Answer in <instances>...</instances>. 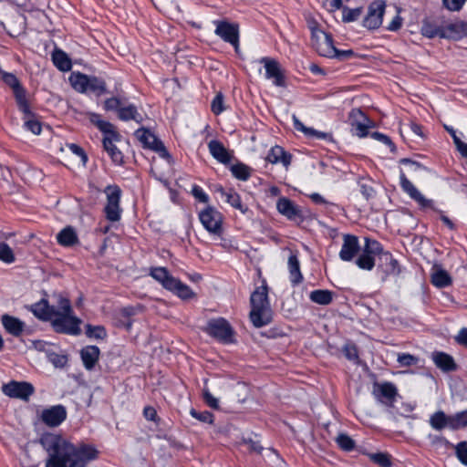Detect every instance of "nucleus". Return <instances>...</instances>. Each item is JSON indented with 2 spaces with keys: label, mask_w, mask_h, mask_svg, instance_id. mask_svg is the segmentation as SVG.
Here are the masks:
<instances>
[{
  "label": "nucleus",
  "mask_w": 467,
  "mask_h": 467,
  "mask_svg": "<svg viewBox=\"0 0 467 467\" xmlns=\"http://www.w3.org/2000/svg\"><path fill=\"white\" fill-rule=\"evenodd\" d=\"M24 114V125L35 135H39L42 131V124L38 118L31 111L28 100L26 101V109H19Z\"/></svg>",
  "instance_id": "23"
},
{
  "label": "nucleus",
  "mask_w": 467,
  "mask_h": 467,
  "mask_svg": "<svg viewBox=\"0 0 467 467\" xmlns=\"http://www.w3.org/2000/svg\"><path fill=\"white\" fill-rule=\"evenodd\" d=\"M381 250H382L381 246L377 241L366 238V245L364 248L365 253L373 255V254H380Z\"/></svg>",
  "instance_id": "56"
},
{
  "label": "nucleus",
  "mask_w": 467,
  "mask_h": 467,
  "mask_svg": "<svg viewBox=\"0 0 467 467\" xmlns=\"http://www.w3.org/2000/svg\"><path fill=\"white\" fill-rule=\"evenodd\" d=\"M431 281L433 285L439 288L449 286L452 283V279L449 273L437 264L432 266Z\"/></svg>",
  "instance_id": "24"
},
{
  "label": "nucleus",
  "mask_w": 467,
  "mask_h": 467,
  "mask_svg": "<svg viewBox=\"0 0 467 467\" xmlns=\"http://www.w3.org/2000/svg\"><path fill=\"white\" fill-rule=\"evenodd\" d=\"M276 208L282 215L290 220L300 216L299 209L293 203L292 201L285 197H282L277 201Z\"/></svg>",
  "instance_id": "27"
},
{
  "label": "nucleus",
  "mask_w": 467,
  "mask_h": 467,
  "mask_svg": "<svg viewBox=\"0 0 467 467\" xmlns=\"http://www.w3.org/2000/svg\"><path fill=\"white\" fill-rule=\"evenodd\" d=\"M215 34L225 42L233 45L235 51L239 52V27L237 25L224 21L218 22Z\"/></svg>",
  "instance_id": "15"
},
{
  "label": "nucleus",
  "mask_w": 467,
  "mask_h": 467,
  "mask_svg": "<svg viewBox=\"0 0 467 467\" xmlns=\"http://www.w3.org/2000/svg\"><path fill=\"white\" fill-rule=\"evenodd\" d=\"M33 314L41 320L50 321L52 320L56 308L53 306H49L48 302L45 299L34 304L31 306Z\"/></svg>",
  "instance_id": "25"
},
{
  "label": "nucleus",
  "mask_w": 467,
  "mask_h": 467,
  "mask_svg": "<svg viewBox=\"0 0 467 467\" xmlns=\"http://www.w3.org/2000/svg\"><path fill=\"white\" fill-rule=\"evenodd\" d=\"M451 429L457 430L467 426V410L451 416Z\"/></svg>",
  "instance_id": "47"
},
{
  "label": "nucleus",
  "mask_w": 467,
  "mask_h": 467,
  "mask_svg": "<svg viewBox=\"0 0 467 467\" xmlns=\"http://www.w3.org/2000/svg\"><path fill=\"white\" fill-rule=\"evenodd\" d=\"M191 415L197 419L198 420L202 421V422H205V423H209V424H213V415L209 412V411H202V412H199L195 410H191Z\"/></svg>",
  "instance_id": "55"
},
{
  "label": "nucleus",
  "mask_w": 467,
  "mask_h": 467,
  "mask_svg": "<svg viewBox=\"0 0 467 467\" xmlns=\"http://www.w3.org/2000/svg\"><path fill=\"white\" fill-rule=\"evenodd\" d=\"M231 170L237 179L244 181L250 176L249 168L244 164L234 165Z\"/></svg>",
  "instance_id": "53"
},
{
  "label": "nucleus",
  "mask_w": 467,
  "mask_h": 467,
  "mask_svg": "<svg viewBox=\"0 0 467 467\" xmlns=\"http://www.w3.org/2000/svg\"><path fill=\"white\" fill-rule=\"evenodd\" d=\"M57 304V309L51 320L53 328L59 333L78 334L80 321L72 316L69 300L59 297Z\"/></svg>",
  "instance_id": "4"
},
{
  "label": "nucleus",
  "mask_w": 467,
  "mask_h": 467,
  "mask_svg": "<svg viewBox=\"0 0 467 467\" xmlns=\"http://www.w3.org/2000/svg\"><path fill=\"white\" fill-rule=\"evenodd\" d=\"M2 79L12 88L18 109H26L27 101L26 92L17 78L12 73L5 72L2 74Z\"/></svg>",
  "instance_id": "18"
},
{
  "label": "nucleus",
  "mask_w": 467,
  "mask_h": 467,
  "mask_svg": "<svg viewBox=\"0 0 467 467\" xmlns=\"http://www.w3.org/2000/svg\"><path fill=\"white\" fill-rule=\"evenodd\" d=\"M49 359L56 367L59 368L64 367L67 363V358L65 356L52 354L49 356Z\"/></svg>",
  "instance_id": "64"
},
{
  "label": "nucleus",
  "mask_w": 467,
  "mask_h": 467,
  "mask_svg": "<svg viewBox=\"0 0 467 467\" xmlns=\"http://www.w3.org/2000/svg\"><path fill=\"white\" fill-rule=\"evenodd\" d=\"M107 203L104 208L106 218L109 222H118L120 219L121 209L119 206L121 191L117 185H109L105 189Z\"/></svg>",
  "instance_id": "9"
},
{
  "label": "nucleus",
  "mask_w": 467,
  "mask_h": 467,
  "mask_svg": "<svg viewBox=\"0 0 467 467\" xmlns=\"http://www.w3.org/2000/svg\"><path fill=\"white\" fill-rule=\"evenodd\" d=\"M44 443L49 451L46 467H86L96 460L99 451L94 445L81 443L74 446L59 435L46 436Z\"/></svg>",
  "instance_id": "1"
},
{
  "label": "nucleus",
  "mask_w": 467,
  "mask_h": 467,
  "mask_svg": "<svg viewBox=\"0 0 467 467\" xmlns=\"http://www.w3.org/2000/svg\"><path fill=\"white\" fill-rule=\"evenodd\" d=\"M150 275L165 289L174 293L182 300L195 297V293L185 284L172 276L165 267H152Z\"/></svg>",
  "instance_id": "5"
},
{
  "label": "nucleus",
  "mask_w": 467,
  "mask_h": 467,
  "mask_svg": "<svg viewBox=\"0 0 467 467\" xmlns=\"http://www.w3.org/2000/svg\"><path fill=\"white\" fill-rule=\"evenodd\" d=\"M369 458L374 463L379 464L381 467H390L391 466L390 456L388 453H383V452L373 453V454L369 455Z\"/></svg>",
  "instance_id": "48"
},
{
  "label": "nucleus",
  "mask_w": 467,
  "mask_h": 467,
  "mask_svg": "<svg viewBox=\"0 0 467 467\" xmlns=\"http://www.w3.org/2000/svg\"><path fill=\"white\" fill-rule=\"evenodd\" d=\"M211 109L215 115L222 113L225 109L224 98L221 92H218L213 99Z\"/></svg>",
  "instance_id": "50"
},
{
  "label": "nucleus",
  "mask_w": 467,
  "mask_h": 467,
  "mask_svg": "<svg viewBox=\"0 0 467 467\" xmlns=\"http://www.w3.org/2000/svg\"><path fill=\"white\" fill-rule=\"evenodd\" d=\"M307 26L311 31L312 46L320 56L330 58L339 56V50L335 47L332 36L321 29L316 19L309 18Z\"/></svg>",
  "instance_id": "6"
},
{
  "label": "nucleus",
  "mask_w": 467,
  "mask_h": 467,
  "mask_svg": "<svg viewBox=\"0 0 467 467\" xmlns=\"http://www.w3.org/2000/svg\"><path fill=\"white\" fill-rule=\"evenodd\" d=\"M432 360L435 365L444 371H451L456 368V364L453 358L443 352H434L432 354Z\"/></svg>",
  "instance_id": "30"
},
{
  "label": "nucleus",
  "mask_w": 467,
  "mask_h": 467,
  "mask_svg": "<svg viewBox=\"0 0 467 467\" xmlns=\"http://www.w3.org/2000/svg\"><path fill=\"white\" fill-rule=\"evenodd\" d=\"M86 335L91 338L103 339L106 337L107 332L101 326L93 327L91 325H88L86 327Z\"/></svg>",
  "instance_id": "45"
},
{
  "label": "nucleus",
  "mask_w": 467,
  "mask_h": 467,
  "mask_svg": "<svg viewBox=\"0 0 467 467\" xmlns=\"http://www.w3.org/2000/svg\"><path fill=\"white\" fill-rule=\"evenodd\" d=\"M288 267L291 275V280L294 284H298L302 281L303 276L300 272L299 261L296 254H291L288 258Z\"/></svg>",
  "instance_id": "40"
},
{
  "label": "nucleus",
  "mask_w": 467,
  "mask_h": 467,
  "mask_svg": "<svg viewBox=\"0 0 467 467\" xmlns=\"http://www.w3.org/2000/svg\"><path fill=\"white\" fill-rule=\"evenodd\" d=\"M25 29L26 17L23 15L16 14L10 18L7 24V30L10 36H19L25 32Z\"/></svg>",
  "instance_id": "34"
},
{
  "label": "nucleus",
  "mask_w": 467,
  "mask_h": 467,
  "mask_svg": "<svg viewBox=\"0 0 467 467\" xmlns=\"http://www.w3.org/2000/svg\"><path fill=\"white\" fill-rule=\"evenodd\" d=\"M293 121H294L295 128L297 130L302 131L308 137H317L318 139H324V140L330 137V135L327 133L317 131L314 129L306 127L296 116H293Z\"/></svg>",
  "instance_id": "39"
},
{
  "label": "nucleus",
  "mask_w": 467,
  "mask_h": 467,
  "mask_svg": "<svg viewBox=\"0 0 467 467\" xmlns=\"http://www.w3.org/2000/svg\"><path fill=\"white\" fill-rule=\"evenodd\" d=\"M99 348L96 346H88L81 352V358L85 368L88 370L92 369L99 358Z\"/></svg>",
  "instance_id": "28"
},
{
  "label": "nucleus",
  "mask_w": 467,
  "mask_h": 467,
  "mask_svg": "<svg viewBox=\"0 0 467 467\" xmlns=\"http://www.w3.org/2000/svg\"><path fill=\"white\" fill-rule=\"evenodd\" d=\"M398 361L401 366L409 367L416 364L418 358L410 354H402L398 357Z\"/></svg>",
  "instance_id": "60"
},
{
  "label": "nucleus",
  "mask_w": 467,
  "mask_h": 467,
  "mask_svg": "<svg viewBox=\"0 0 467 467\" xmlns=\"http://www.w3.org/2000/svg\"><path fill=\"white\" fill-rule=\"evenodd\" d=\"M251 310L249 318L256 328L269 325L273 320V311L268 300L266 285L257 287L250 297Z\"/></svg>",
  "instance_id": "2"
},
{
  "label": "nucleus",
  "mask_w": 467,
  "mask_h": 467,
  "mask_svg": "<svg viewBox=\"0 0 467 467\" xmlns=\"http://www.w3.org/2000/svg\"><path fill=\"white\" fill-rule=\"evenodd\" d=\"M52 60L55 66L63 72L69 71L72 67L71 60L68 56L60 49L54 50Z\"/></svg>",
  "instance_id": "36"
},
{
  "label": "nucleus",
  "mask_w": 467,
  "mask_h": 467,
  "mask_svg": "<svg viewBox=\"0 0 467 467\" xmlns=\"http://www.w3.org/2000/svg\"><path fill=\"white\" fill-rule=\"evenodd\" d=\"M444 26H441L438 22L431 19H425L421 26V34L429 38L435 36H441L443 31Z\"/></svg>",
  "instance_id": "35"
},
{
  "label": "nucleus",
  "mask_w": 467,
  "mask_h": 467,
  "mask_svg": "<svg viewBox=\"0 0 467 467\" xmlns=\"http://www.w3.org/2000/svg\"><path fill=\"white\" fill-rule=\"evenodd\" d=\"M400 183L403 190L415 200L421 207H430L431 201L426 199L416 187L405 177L404 174L400 176Z\"/></svg>",
  "instance_id": "22"
},
{
  "label": "nucleus",
  "mask_w": 467,
  "mask_h": 467,
  "mask_svg": "<svg viewBox=\"0 0 467 467\" xmlns=\"http://www.w3.org/2000/svg\"><path fill=\"white\" fill-rule=\"evenodd\" d=\"M311 301L318 305H328L333 299V293L329 290H315L309 295Z\"/></svg>",
  "instance_id": "38"
},
{
  "label": "nucleus",
  "mask_w": 467,
  "mask_h": 467,
  "mask_svg": "<svg viewBox=\"0 0 467 467\" xmlns=\"http://www.w3.org/2000/svg\"><path fill=\"white\" fill-rule=\"evenodd\" d=\"M259 62L264 65L266 78L273 79L274 84L277 87L285 86V76L277 60L265 57Z\"/></svg>",
  "instance_id": "16"
},
{
  "label": "nucleus",
  "mask_w": 467,
  "mask_h": 467,
  "mask_svg": "<svg viewBox=\"0 0 467 467\" xmlns=\"http://www.w3.org/2000/svg\"><path fill=\"white\" fill-rule=\"evenodd\" d=\"M203 399L205 402L213 409H219V402L216 398H214L209 391H203Z\"/></svg>",
  "instance_id": "61"
},
{
  "label": "nucleus",
  "mask_w": 467,
  "mask_h": 467,
  "mask_svg": "<svg viewBox=\"0 0 467 467\" xmlns=\"http://www.w3.org/2000/svg\"><path fill=\"white\" fill-rule=\"evenodd\" d=\"M65 151V161L67 166L84 167L88 161V156L84 150L77 144L71 143L62 149Z\"/></svg>",
  "instance_id": "19"
},
{
  "label": "nucleus",
  "mask_w": 467,
  "mask_h": 467,
  "mask_svg": "<svg viewBox=\"0 0 467 467\" xmlns=\"http://www.w3.org/2000/svg\"><path fill=\"white\" fill-rule=\"evenodd\" d=\"M16 257L11 247L5 243H0V260L11 264L15 261Z\"/></svg>",
  "instance_id": "46"
},
{
  "label": "nucleus",
  "mask_w": 467,
  "mask_h": 467,
  "mask_svg": "<svg viewBox=\"0 0 467 467\" xmlns=\"http://www.w3.org/2000/svg\"><path fill=\"white\" fill-rule=\"evenodd\" d=\"M2 391L10 398L26 400L33 394L34 388L27 382L11 381L3 385Z\"/></svg>",
  "instance_id": "17"
},
{
  "label": "nucleus",
  "mask_w": 467,
  "mask_h": 467,
  "mask_svg": "<svg viewBox=\"0 0 467 467\" xmlns=\"http://www.w3.org/2000/svg\"><path fill=\"white\" fill-rule=\"evenodd\" d=\"M324 5L329 12H334L342 7V0H326Z\"/></svg>",
  "instance_id": "63"
},
{
  "label": "nucleus",
  "mask_w": 467,
  "mask_h": 467,
  "mask_svg": "<svg viewBox=\"0 0 467 467\" xmlns=\"http://www.w3.org/2000/svg\"><path fill=\"white\" fill-rule=\"evenodd\" d=\"M192 195L197 199L199 200L200 202H203V203H206L208 202L209 199H208V196L202 192V190L201 188H199L198 186H194L192 188Z\"/></svg>",
  "instance_id": "62"
},
{
  "label": "nucleus",
  "mask_w": 467,
  "mask_h": 467,
  "mask_svg": "<svg viewBox=\"0 0 467 467\" xmlns=\"http://www.w3.org/2000/svg\"><path fill=\"white\" fill-rule=\"evenodd\" d=\"M382 259L388 263L385 268V272L390 275H396L400 273L399 265L397 260L393 259L389 254H383Z\"/></svg>",
  "instance_id": "49"
},
{
  "label": "nucleus",
  "mask_w": 467,
  "mask_h": 467,
  "mask_svg": "<svg viewBox=\"0 0 467 467\" xmlns=\"http://www.w3.org/2000/svg\"><path fill=\"white\" fill-rule=\"evenodd\" d=\"M199 220L203 228L215 236L223 233V217L222 213L212 206H208L199 213Z\"/></svg>",
  "instance_id": "8"
},
{
  "label": "nucleus",
  "mask_w": 467,
  "mask_h": 467,
  "mask_svg": "<svg viewBox=\"0 0 467 467\" xmlns=\"http://www.w3.org/2000/svg\"><path fill=\"white\" fill-rule=\"evenodd\" d=\"M118 117L121 119V120H130V119H134L136 121H140L138 119V117H139V114L137 112V109L135 106L133 105H129L127 107H120V109H119V113H118Z\"/></svg>",
  "instance_id": "43"
},
{
  "label": "nucleus",
  "mask_w": 467,
  "mask_h": 467,
  "mask_svg": "<svg viewBox=\"0 0 467 467\" xmlns=\"http://www.w3.org/2000/svg\"><path fill=\"white\" fill-rule=\"evenodd\" d=\"M451 416L446 415L441 410L435 412L430 418L431 426L437 431H441L447 427L451 429Z\"/></svg>",
  "instance_id": "31"
},
{
  "label": "nucleus",
  "mask_w": 467,
  "mask_h": 467,
  "mask_svg": "<svg viewBox=\"0 0 467 467\" xmlns=\"http://www.w3.org/2000/svg\"><path fill=\"white\" fill-rule=\"evenodd\" d=\"M359 250L358 237L351 234L343 236V244L339 256L343 261L352 260Z\"/></svg>",
  "instance_id": "20"
},
{
  "label": "nucleus",
  "mask_w": 467,
  "mask_h": 467,
  "mask_svg": "<svg viewBox=\"0 0 467 467\" xmlns=\"http://www.w3.org/2000/svg\"><path fill=\"white\" fill-rule=\"evenodd\" d=\"M86 116L93 125L105 134L103 146L112 161L118 164L121 163L123 159L122 154L115 145V142L119 140L120 136L115 130V127L110 122L103 120L100 115L97 113L87 112Z\"/></svg>",
  "instance_id": "3"
},
{
  "label": "nucleus",
  "mask_w": 467,
  "mask_h": 467,
  "mask_svg": "<svg viewBox=\"0 0 467 467\" xmlns=\"http://www.w3.org/2000/svg\"><path fill=\"white\" fill-rule=\"evenodd\" d=\"M467 36V22L454 21L444 26L441 37L461 39Z\"/></svg>",
  "instance_id": "21"
},
{
  "label": "nucleus",
  "mask_w": 467,
  "mask_h": 467,
  "mask_svg": "<svg viewBox=\"0 0 467 467\" xmlns=\"http://www.w3.org/2000/svg\"><path fill=\"white\" fill-rule=\"evenodd\" d=\"M456 455L460 462L467 465V441L460 442L456 447Z\"/></svg>",
  "instance_id": "57"
},
{
  "label": "nucleus",
  "mask_w": 467,
  "mask_h": 467,
  "mask_svg": "<svg viewBox=\"0 0 467 467\" xmlns=\"http://www.w3.org/2000/svg\"><path fill=\"white\" fill-rule=\"evenodd\" d=\"M57 240L63 246H72L78 243L76 231L70 226L61 230L57 235Z\"/></svg>",
  "instance_id": "33"
},
{
  "label": "nucleus",
  "mask_w": 467,
  "mask_h": 467,
  "mask_svg": "<svg viewBox=\"0 0 467 467\" xmlns=\"http://www.w3.org/2000/svg\"><path fill=\"white\" fill-rule=\"evenodd\" d=\"M291 159V155L285 152L284 149L279 146L273 147L266 157V160L269 162L275 164L280 161L285 167H288L290 165Z\"/></svg>",
  "instance_id": "29"
},
{
  "label": "nucleus",
  "mask_w": 467,
  "mask_h": 467,
  "mask_svg": "<svg viewBox=\"0 0 467 467\" xmlns=\"http://www.w3.org/2000/svg\"><path fill=\"white\" fill-rule=\"evenodd\" d=\"M88 90L96 93L97 96H100L107 91L106 83L96 77H89Z\"/></svg>",
  "instance_id": "44"
},
{
  "label": "nucleus",
  "mask_w": 467,
  "mask_h": 467,
  "mask_svg": "<svg viewBox=\"0 0 467 467\" xmlns=\"http://www.w3.org/2000/svg\"><path fill=\"white\" fill-rule=\"evenodd\" d=\"M466 0H442L443 5L451 11H459Z\"/></svg>",
  "instance_id": "59"
},
{
  "label": "nucleus",
  "mask_w": 467,
  "mask_h": 467,
  "mask_svg": "<svg viewBox=\"0 0 467 467\" xmlns=\"http://www.w3.org/2000/svg\"><path fill=\"white\" fill-rule=\"evenodd\" d=\"M361 13L362 9L359 7L354 9L344 8L342 20L347 23L355 21L360 16Z\"/></svg>",
  "instance_id": "54"
},
{
  "label": "nucleus",
  "mask_w": 467,
  "mask_h": 467,
  "mask_svg": "<svg viewBox=\"0 0 467 467\" xmlns=\"http://www.w3.org/2000/svg\"><path fill=\"white\" fill-rule=\"evenodd\" d=\"M248 444L252 451L262 455L265 460L273 461L277 457L276 451L271 448H264L258 442L253 441H249Z\"/></svg>",
  "instance_id": "41"
},
{
  "label": "nucleus",
  "mask_w": 467,
  "mask_h": 467,
  "mask_svg": "<svg viewBox=\"0 0 467 467\" xmlns=\"http://www.w3.org/2000/svg\"><path fill=\"white\" fill-rule=\"evenodd\" d=\"M120 109V101L118 98H109L104 101V109L107 111L117 110Z\"/></svg>",
  "instance_id": "58"
},
{
  "label": "nucleus",
  "mask_w": 467,
  "mask_h": 467,
  "mask_svg": "<svg viewBox=\"0 0 467 467\" xmlns=\"http://www.w3.org/2000/svg\"><path fill=\"white\" fill-rule=\"evenodd\" d=\"M349 123L352 131L359 138L366 137L368 130L372 127V122L368 118L358 109H354L349 113Z\"/></svg>",
  "instance_id": "13"
},
{
  "label": "nucleus",
  "mask_w": 467,
  "mask_h": 467,
  "mask_svg": "<svg viewBox=\"0 0 467 467\" xmlns=\"http://www.w3.org/2000/svg\"><path fill=\"white\" fill-rule=\"evenodd\" d=\"M336 441L338 446L345 451H351L355 447V441L347 434H339Z\"/></svg>",
  "instance_id": "51"
},
{
  "label": "nucleus",
  "mask_w": 467,
  "mask_h": 467,
  "mask_svg": "<svg viewBox=\"0 0 467 467\" xmlns=\"http://www.w3.org/2000/svg\"><path fill=\"white\" fill-rule=\"evenodd\" d=\"M209 150L213 157L218 161L227 164L232 160L231 152L218 140H211L208 144Z\"/></svg>",
  "instance_id": "26"
},
{
  "label": "nucleus",
  "mask_w": 467,
  "mask_h": 467,
  "mask_svg": "<svg viewBox=\"0 0 467 467\" xmlns=\"http://www.w3.org/2000/svg\"><path fill=\"white\" fill-rule=\"evenodd\" d=\"M358 267L366 270H371L374 266V259L371 254L364 252L357 260Z\"/></svg>",
  "instance_id": "52"
},
{
  "label": "nucleus",
  "mask_w": 467,
  "mask_h": 467,
  "mask_svg": "<svg viewBox=\"0 0 467 467\" xmlns=\"http://www.w3.org/2000/svg\"><path fill=\"white\" fill-rule=\"evenodd\" d=\"M67 417V410L62 405H56L44 409L39 413L40 420L48 427L60 425Z\"/></svg>",
  "instance_id": "14"
},
{
  "label": "nucleus",
  "mask_w": 467,
  "mask_h": 467,
  "mask_svg": "<svg viewBox=\"0 0 467 467\" xmlns=\"http://www.w3.org/2000/svg\"><path fill=\"white\" fill-rule=\"evenodd\" d=\"M135 137L140 140L144 147L149 148L165 159L169 165L171 164L172 160L167 151L163 143L159 140L156 136L146 129H140L135 132Z\"/></svg>",
  "instance_id": "10"
},
{
  "label": "nucleus",
  "mask_w": 467,
  "mask_h": 467,
  "mask_svg": "<svg viewBox=\"0 0 467 467\" xmlns=\"http://www.w3.org/2000/svg\"><path fill=\"white\" fill-rule=\"evenodd\" d=\"M203 331L223 344L235 342L234 331L232 326L223 317L210 319Z\"/></svg>",
  "instance_id": "7"
},
{
  "label": "nucleus",
  "mask_w": 467,
  "mask_h": 467,
  "mask_svg": "<svg viewBox=\"0 0 467 467\" xmlns=\"http://www.w3.org/2000/svg\"><path fill=\"white\" fill-rule=\"evenodd\" d=\"M219 191L223 195H225L227 202L233 207L241 211L242 213H245L247 212V208L242 204L240 196L236 192L233 191L225 192L222 188L219 189Z\"/></svg>",
  "instance_id": "42"
},
{
  "label": "nucleus",
  "mask_w": 467,
  "mask_h": 467,
  "mask_svg": "<svg viewBox=\"0 0 467 467\" xmlns=\"http://www.w3.org/2000/svg\"><path fill=\"white\" fill-rule=\"evenodd\" d=\"M2 324L7 332L16 337L19 336L24 328V323L22 321L8 315L2 317Z\"/></svg>",
  "instance_id": "32"
},
{
  "label": "nucleus",
  "mask_w": 467,
  "mask_h": 467,
  "mask_svg": "<svg viewBox=\"0 0 467 467\" xmlns=\"http://www.w3.org/2000/svg\"><path fill=\"white\" fill-rule=\"evenodd\" d=\"M372 394L382 404L392 407L398 395L397 388L390 382L374 383Z\"/></svg>",
  "instance_id": "12"
},
{
  "label": "nucleus",
  "mask_w": 467,
  "mask_h": 467,
  "mask_svg": "<svg viewBox=\"0 0 467 467\" xmlns=\"http://www.w3.org/2000/svg\"><path fill=\"white\" fill-rule=\"evenodd\" d=\"M88 76L79 73L73 72L69 77V82L73 88L79 93H86L88 87Z\"/></svg>",
  "instance_id": "37"
},
{
  "label": "nucleus",
  "mask_w": 467,
  "mask_h": 467,
  "mask_svg": "<svg viewBox=\"0 0 467 467\" xmlns=\"http://www.w3.org/2000/svg\"><path fill=\"white\" fill-rule=\"evenodd\" d=\"M386 4L382 0L372 2L368 8V14L363 20V25L368 29L379 28L382 24Z\"/></svg>",
  "instance_id": "11"
}]
</instances>
